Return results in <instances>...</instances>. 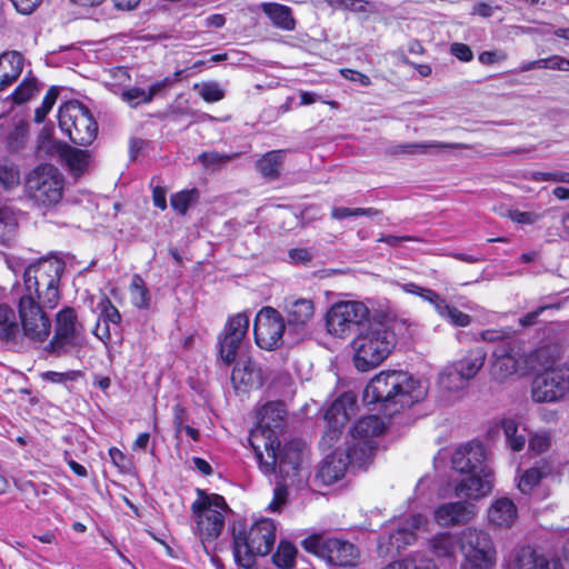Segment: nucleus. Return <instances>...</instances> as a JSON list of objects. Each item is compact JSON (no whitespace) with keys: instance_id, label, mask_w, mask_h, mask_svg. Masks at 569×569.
I'll return each instance as SVG.
<instances>
[{"instance_id":"obj_27","label":"nucleus","mask_w":569,"mask_h":569,"mask_svg":"<svg viewBox=\"0 0 569 569\" xmlns=\"http://www.w3.org/2000/svg\"><path fill=\"white\" fill-rule=\"evenodd\" d=\"M23 57L17 51L4 52L0 56V90L12 84L21 74Z\"/></svg>"},{"instance_id":"obj_50","label":"nucleus","mask_w":569,"mask_h":569,"mask_svg":"<svg viewBox=\"0 0 569 569\" xmlns=\"http://www.w3.org/2000/svg\"><path fill=\"white\" fill-rule=\"evenodd\" d=\"M517 519V508L508 498H500V527H511Z\"/></svg>"},{"instance_id":"obj_7","label":"nucleus","mask_w":569,"mask_h":569,"mask_svg":"<svg viewBox=\"0 0 569 569\" xmlns=\"http://www.w3.org/2000/svg\"><path fill=\"white\" fill-rule=\"evenodd\" d=\"M23 187L33 206L51 209L63 198L66 178L56 166L41 163L26 174Z\"/></svg>"},{"instance_id":"obj_11","label":"nucleus","mask_w":569,"mask_h":569,"mask_svg":"<svg viewBox=\"0 0 569 569\" xmlns=\"http://www.w3.org/2000/svg\"><path fill=\"white\" fill-rule=\"evenodd\" d=\"M372 317V309L360 300H343L335 302L327 312L326 325L328 332L335 337L350 336Z\"/></svg>"},{"instance_id":"obj_18","label":"nucleus","mask_w":569,"mask_h":569,"mask_svg":"<svg viewBox=\"0 0 569 569\" xmlns=\"http://www.w3.org/2000/svg\"><path fill=\"white\" fill-rule=\"evenodd\" d=\"M81 336L82 326L77 321L74 309H62L57 313L56 333L47 348L60 355L66 352L68 347L80 345Z\"/></svg>"},{"instance_id":"obj_15","label":"nucleus","mask_w":569,"mask_h":569,"mask_svg":"<svg viewBox=\"0 0 569 569\" xmlns=\"http://www.w3.org/2000/svg\"><path fill=\"white\" fill-rule=\"evenodd\" d=\"M531 396L536 402H553L569 397V370H545L532 381Z\"/></svg>"},{"instance_id":"obj_36","label":"nucleus","mask_w":569,"mask_h":569,"mask_svg":"<svg viewBox=\"0 0 569 569\" xmlns=\"http://www.w3.org/2000/svg\"><path fill=\"white\" fill-rule=\"evenodd\" d=\"M500 427L503 429L508 447L512 451L522 450L527 441L526 429L519 430V426L513 420H503Z\"/></svg>"},{"instance_id":"obj_23","label":"nucleus","mask_w":569,"mask_h":569,"mask_svg":"<svg viewBox=\"0 0 569 569\" xmlns=\"http://www.w3.org/2000/svg\"><path fill=\"white\" fill-rule=\"evenodd\" d=\"M231 381L239 391L258 389L262 386L261 370L250 358L240 359L232 370Z\"/></svg>"},{"instance_id":"obj_22","label":"nucleus","mask_w":569,"mask_h":569,"mask_svg":"<svg viewBox=\"0 0 569 569\" xmlns=\"http://www.w3.org/2000/svg\"><path fill=\"white\" fill-rule=\"evenodd\" d=\"M476 516V507L469 501H453L439 506L435 518L441 527L459 526L469 522Z\"/></svg>"},{"instance_id":"obj_52","label":"nucleus","mask_w":569,"mask_h":569,"mask_svg":"<svg viewBox=\"0 0 569 569\" xmlns=\"http://www.w3.org/2000/svg\"><path fill=\"white\" fill-rule=\"evenodd\" d=\"M333 9L351 10L355 12L367 11L368 4L365 0H325Z\"/></svg>"},{"instance_id":"obj_29","label":"nucleus","mask_w":569,"mask_h":569,"mask_svg":"<svg viewBox=\"0 0 569 569\" xmlns=\"http://www.w3.org/2000/svg\"><path fill=\"white\" fill-rule=\"evenodd\" d=\"M261 10L277 28L287 31L295 29L296 22L289 7L280 3L264 2L261 4Z\"/></svg>"},{"instance_id":"obj_14","label":"nucleus","mask_w":569,"mask_h":569,"mask_svg":"<svg viewBox=\"0 0 569 569\" xmlns=\"http://www.w3.org/2000/svg\"><path fill=\"white\" fill-rule=\"evenodd\" d=\"M286 323L281 313L272 307H263L256 316L253 333L256 343L266 350H274L282 345Z\"/></svg>"},{"instance_id":"obj_32","label":"nucleus","mask_w":569,"mask_h":569,"mask_svg":"<svg viewBox=\"0 0 569 569\" xmlns=\"http://www.w3.org/2000/svg\"><path fill=\"white\" fill-rule=\"evenodd\" d=\"M61 157L70 172L76 177L82 174L89 166L90 153L87 150L66 147L61 152Z\"/></svg>"},{"instance_id":"obj_10","label":"nucleus","mask_w":569,"mask_h":569,"mask_svg":"<svg viewBox=\"0 0 569 569\" xmlns=\"http://www.w3.org/2000/svg\"><path fill=\"white\" fill-rule=\"evenodd\" d=\"M302 547L330 566L349 568L358 566L360 561L359 548L341 538L312 535L302 541Z\"/></svg>"},{"instance_id":"obj_46","label":"nucleus","mask_w":569,"mask_h":569,"mask_svg":"<svg viewBox=\"0 0 569 569\" xmlns=\"http://www.w3.org/2000/svg\"><path fill=\"white\" fill-rule=\"evenodd\" d=\"M193 88L198 91L199 96L207 102H217L224 98V90L216 81L196 83Z\"/></svg>"},{"instance_id":"obj_19","label":"nucleus","mask_w":569,"mask_h":569,"mask_svg":"<svg viewBox=\"0 0 569 569\" xmlns=\"http://www.w3.org/2000/svg\"><path fill=\"white\" fill-rule=\"evenodd\" d=\"M249 323V316L246 312H239L228 320L219 341L220 357L226 365L234 361L238 350L247 336Z\"/></svg>"},{"instance_id":"obj_38","label":"nucleus","mask_w":569,"mask_h":569,"mask_svg":"<svg viewBox=\"0 0 569 569\" xmlns=\"http://www.w3.org/2000/svg\"><path fill=\"white\" fill-rule=\"evenodd\" d=\"M18 221L14 213L8 209H0V243H10L17 233Z\"/></svg>"},{"instance_id":"obj_3","label":"nucleus","mask_w":569,"mask_h":569,"mask_svg":"<svg viewBox=\"0 0 569 569\" xmlns=\"http://www.w3.org/2000/svg\"><path fill=\"white\" fill-rule=\"evenodd\" d=\"M385 430V422L378 416H368L359 419L352 427L347 442L346 452L335 451L323 460L318 477L326 485L340 480L348 466L363 468L371 462L377 440Z\"/></svg>"},{"instance_id":"obj_39","label":"nucleus","mask_w":569,"mask_h":569,"mask_svg":"<svg viewBox=\"0 0 569 569\" xmlns=\"http://www.w3.org/2000/svg\"><path fill=\"white\" fill-rule=\"evenodd\" d=\"M296 556L297 548L291 542L280 541L272 560L278 568L291 569L295 566Z\"/></svg>"},{"instance_id":"obj_56","label":"nucleus","mask_w":569,"mask_h":569,"mask_svg":"<svg viewBox=\"0 0 569 569\" xmlns=\"http://www.w3.org/2000/svg\"><path fill=\"white\" fill-rule=\"evenodd\" d=\"M450 53L462 62H469L473 59V52L470 47L461 42L451 43Z\"/></svg>"},{"instance_id":"obj_44","label":"nucleus","mask_w":569,"mask_h":569,"mask_svg":"<svg viewBox=\"0 0 569 569\" xmlns=\"http://www.w3.org/2000/svg\"><path fill=\"white\" fill-rule=\"evenodd\" d=\"M130 297L132 303L138 308H144L149 302L148 290L139 274H133L130 282Z\"/></svg>"},{"instance_id":"obj_62","label":"nucleus","mask_w":569,"mask_h":569,"mask_svg":"<svg viewBox=\"0 0 569 569\" xmlns=\"http://www.w3.org/2000/svg\"><path fill=\"white\" fill-rule=\"evenodd\" d=\"M187 412L186 410L180 406L176 405L173 407V426L176 433L179 435L184 426H187Z\"/></svg>"},{"instance_id":"obj_4","label":"nucleus","mask_w":569,"mask_h":569,"mask_svg":"<svg viewBox=\"0 0 569 569\" xmlns=\"http://www.w3.org/2000/svg\"><path fill=\"white\" fill-rule=\"evenodd\" d=\"M428 391L421 379L401 370L381 371L376 375L363 390V401L368 405L380 403L383 411L391 416L422 400Z\"/></svg>"},{"instance_id":"obj_5","label":"nucleus","mask_w":569,"mask_h":569,"mask_svg":"<svg viewBox=\"0 0 569 569\" xmlns=\"http://www.w3.org/2000/svg\"><path fill=\"white\" fill-rule=\"evenodd\" d=\"M458 545L465 556L461 569H493L496 549L485 531L466 528L459 537L440 533L430 541V548L438 557L453 556Z\"/></svg>"},{"instance_id":"obj_37","label":"nucleus","mask_w":569,"mask_h":569,"mask_svg":"<svg viewBox=\"0 0 569 569\" xmlns=\"http://www.w3.org/2000/svg\"><path fill=\"white\" fill-rule=\"evenodd\" d=\"M383 569H437V566L425 555L412 553L405 559L389 563Z\"/></svg>"},{"instance_id":"obj_54","label":"nucleus","mask_w":569,"mask_h":569,"mask_svg":"<svg viewBox=\"0 0 569 569\" xmlns=\"http://www.w3.org/2000/svg\"><path fill=\"white\" fill-rule=\"evenodd\" d=\"M110 81H107V86L110 90L116 91L117 87L124 86L130 81V76L126 68L116 67L109 70Z\"/></svg>"},{"instance_id":"obj_42","label":"nucleus","mask_w":569,"mask_h":569,"mask_svg":"<svg viewBox=\"0 0 569 569\" xmlns=\"http://www.w3.org/2000/svg\"><path fill=\"white\" fill-rule=\"evenodd\" d=\"M99 309V318L112 325L114 335L119 331V325L121 321V316L119 310L112 305V302L107 298H102L98 303Z\"/></svg>"},{"instance_id":"obj_16","label":"nucleus","mask_w":569,"mask_h":569,"mask_svg":"<svg viewBox=\"0 0 569 569\" xmlns=\"http://www.w3.org/2000/svg\"><path fill=\"white\" fill-rule=\"evenodd\" d=\"M547 356V348H540L529 356H526L520 348H511L510 351L500 356V377L511 375L523 376L530 371L547 368L552 363V361L548 359L542 361Z\"/></svg>"},{"instance_id":"obj_49","label":"nucleus","mask_w":569,"mask_h":569,"mask_svg":"<svg viewBox=\"0 0 569 569\" xmlns=\"http://www.w3.org/2000/svg\"><path fill=\"white\" fill-rule=\"evenodd\" d=\"M120 96H121V99L131 107H137L140 103L150 102V94L146 93V89L138 88V87H132V88L122 90Z\"/></svg>"},{"instance_id":"obj_40","label":"nucleus","mask_w":569,"mask_h":569,"mask_svg":"<svg viewBox=\"0 0 569 569\" xmlns=\"http://www.w3.org/2000/svg\"><path fill=\"white\" fill-rule=\"evenodd\" d=\"M485 355L480 350L471 351L467 357L457 361L453 366L462 369V373L470 380L473 378L479 369L483 366Z\"/></svg>"},{"instance_id":"obj_55","label":"nucleus","mask_w":569,"mask_h":569,"mask_svg":"<svg viewBox=\"0 0 569 569\" xmlns=\"http://www.w3.org/2000/svg\"><path fill=\"white\" fill-rule=\"evenodd\" d=\"M92 332L99 340H101L106 345L108 343V341L111 340L112 333H114L112 325L106 322L99 317Z\"/></svg>"},{"instance_id":"obj_21","label":"nucleus","mask_w":569,"mask_h":569,"mask_svg":"<svg viewBox=\"0 0 569 569\" xmlns=\"http://www.w3.org/2000/svg\"><path fill=\"white\" fill-rule=\"evenodd\" d=\"M496 476L493 469H480V472L469 473L455 486V495L471 500H478L491 492Z\"/></svg>"},{"instance_id":"obj_35","label":"nucleus","mask_w":569,"mask_h":569,"mask_svg":"<svg viewBox=\"0 0 569 569\" xmlns=\"http://www.w3.org/2000/svg\"><path fill=\"white\" fill-rule=\"evenodd\" d=\"M282 160L281 150L267 152L257 161V169L264 178L274 179L279 176Z\"/></svg>"},{"instance_id":"obj_13","label":"nucleus","mask_w":569,"mask_h":569,"mask_svg":"<svg viewBox=\"0 0 569 569\" xmlns=\"http://www.w3.org/2000/svg\"><path fill=\"white\" fill-rule=\"evenodd\" d=\"M46 307L33 295H22L18 310L23 335L33 341H44L51 332V321L44 312Z\"/></svg>"},{"instance_id":"obj_58","label":"nucleus","mask_w":569,"mask_h":569,"mask_svg":"<svg viewBox=\"0 0 569 569\" xmlns=\"http://www.w3.org/2000/svg\"><path fill=\"white\" fill-rule=\"evenodd\" d=\"M543 69L569 71V60L560 56L543 59Z\"/></svg>"},{"instance_id":"obj_8","label":"nucleus","mask_w":569,"mask_h":569,"mask_svg":"<svg viewBox=\"0 0 569 569\" xmlns=\"http://www.w3.org/2000/svg\"><path fill=\"white\" fill-rule=\"evenodd\" d=\"M63 270V261L56 258L43 259L28 266L23 273V295H33L43 307L53 309L60 299L59 282Z\"/></svg>"},{"instance_id":"obj_63","label":"nucleus","mask_w":569,"mask_h":569,"mask_svg":"<svg viewBox=\"0 0 569 569\" xmlns=\"http://www.w3.org/2000/svg\"><path fill=\"white\" fill-rule=\"evenodd\" d=\"M340 72L343 78H346L350 81L359 82L365 87H368L371 84L370 78L359 71L351 70V69H341Z\"/></svg>"},{"instance_id":"obj_1","label":"nucleus","mask_w":569,"mask_h":569,"mask_svg":"<svg viewBox=\"0 0 569 569\" xmlns=\"http://www.w3.org/2000/svg\"><path fill=\"white\" fill-rule=\"evenodd\" d=\"M284 418L286 408L282 402L266 403L258 411V425L250 431L249 442L262 473L269 476L278 466L284 477L292 478L299 473L307 447L299 440L280 446L278 433L282 430Z\"/></svg>"},{"instance_id":"obj_2","label":"nucleus","mask_w":569,"mask_h":569,"mask_svg":"<svg viewBox=\"0 0 569 569\" xmlns=\"http://www.w3.org/2000/svg\"><path fill=\"white\" fill-rule=\"evenodd\" d=\"M410 321L398 317L388 301L372 308L371 320L352 340L353 363L359 371H369L386 360L397 346L398 336L410 327Z\"/></svg>"},{"instance_id":"obj_26","label":"nucleus","mask_w":569,"mask_h":569,"mask_svg":"<svg viewBox=\"0 0 569 569\" xmlns=\"http://www.w3.org/2000/svg\"><path fill=\"white\" fill-rule=\"evenodd\" d=\"M278 472L280 480L277 482L274 489H273V498L271 502L268 506V509L271 511H279L288 500V487L299 485L300 482H303L307 479V472L302 468V463L299 466L298 475H295V477H284L279 467L277 466L274 473ZM273 475V472L271 473Z\"/></svg>"},{"instance_id":"obj_17","label":"nucleus","mask_w":569,"mask_h":569,"mask_svg":"<svg viewBox=\"0 0 569 569\" xmlns=\"http://www.w3.org/2000/svg\"><path fill=\"white\" fill-rule=\"evenodd\" d=\"M356 406L357 399L351 392H345L331 403L325 415L328 430L322 437L323 445L331 447L339 439L341 429L355 415Z\"/></svg>"},{"instance_id":"obj_30","label":"nucleus","mask_w":569,"mask_h":569,"mask_svg":"<svg viewBox=\"0 0 569 569\" xmlns=\"http://www.w3.org/2000/svg\"><path fill=\"white\" fill-rule=\"evenodd\" d=\"M4 289L0 287V338L6 341H16L19 336V326L12 309L2 302Z\"/></svg>"},{"instance_id":"obj_53","label":"nucleus","mask_w":569,"mask_h":569,"mask_svg":"<svg viewBox=\"0 0 569 569\" xmlns=\"http://www.w3.org/2000/svg\"><path fill=\"white\" fill-rule=\"evenodd\" d=\"M551 446V437L548 432H537L529 439V449L536 453L547 451Z\"/></svg>"},{"instance_id":"obj_45","label":"nucleus","mask_w":569,"mask_h":569,"mask_svg":"<svg viewBox=\"0 0 569 569\" xmlns=\"http://www.w3.org/2000/svg\"><path fill=\"white\" fill-rule=\"evenodd\" d=\"M238 153H219L217 151L202 152L198 156V161L201 162L206 168L211 170H218L227 162L236 159Z\"/></svg>"},{"instance_id":"obj_33","label":"nucleus","mask_w":569,"mask_h":569,"mask_svg":"<svg viewBox=\"0 0 569 569\" xmlns=\"http://www.w3.org/2000/svg\"><path fill=\"white\" fill-rule=\"evenodd\" d=\"M551 472V466L541 461L540 465L529 468L521 476L518 488L523 493H529L540 481Z\"/></svg>"},{"instance_id":"obj_12","label":"nucleus","mask_w":569,"mask_h":569,"mask_svg":"<svg viewBox=\"0 0 569 569\" xmlns=\"http://www.w3.org/2000/svg\"><path fill=\"white\" fill-rule=\"evenodd\" d=\"M59 127L79 146L90 144L97 137L98 126L89 109L79 101H68L59 108Z\"/></svg>"},{"instance_id":"obj_64","label":"nucleus","mask_w":569,"mask_h":569,"mask_svg":"<svg viewBox=\"0 0 569 569\" xmlns=\"http://www.w3.org/2000/svg\"><path fill=\"white\" fill-rule=\"evenodd\" d=\"M508 217L517 222V223H522V224H531L535 222L536 220V216L531 212H523V211H519V210H510L508 212Z\"/></svg>"},{"instance_id":"obj_9","label":"nucleus","mask_w":569,"mask_h":569,"mask_svg":"<svg viewBox=\"0 0 569 569\" xmlns=\"http://www.w3.org/2000/svg\"><path fill=\"white\" fill-rule=\"evenodd\" d=\"M194 516V532L204 545L214 541L224 527L226 515L230 511L224 498L217 493L207 495L199 490V497L191 505Z\"/></svg>"},{"instance_id":"obj_60","label":"nucleus","mask_w":569,"mask_h":569,"mask_svg":"<svg viewBox=\"0 0 569 569\" xmlns=\"http://www.w3.org/2000/svg\"><path fill=\"white\" fill-rule=\"evenodd\" d=\"M11 2L18 12L30 14L39 7L42 0H11Z\"/></svg>"},{"instance_id":"obj_47","label":"nucleus","mask_w":569,"mask_h":569,"mask_svg":"<svg viewBox=\"0 0 569 569\" xmlns=\"http://www.w3.org/2000/svg\"><path fill=\"white\" fill-rule=\"evenodd\" d=\"M38 83L34 78H26L13 91L12 98L16 103H23L38 92Z\"/></svg>"},{"instance_id":"obj_51","label":"nucleus","mask_w":569,"mask_h":569,"mask_svg":"<svg viewBox=\"0 0 569 569\" xmlns=\"http://www.w3.org/2000/svg\"><path fill=\"white\" fill-rule=\"evenodd\" d=\"M19 171L13 164L0 163V182L6 188H12L19 183Z\"/></svg>"},{"instance_id":"obj_6","label":"nucleus","mask_w":569,"mask_h":569,"mask_svg":"<svg viewBox=\"0 0 569 569\" xmlns=\"http://www.w3.org/2000/svg\"><path fill=\"white\" fill-rule=\"evenodd\" d=\"M233 556L236 562L243 569H251L256 556H267L276 542V523L262 518L254 521L248 530L233 527Z\"/></svg>"},{"instance_id":"obj_48","label":"nucleus","mask_w":569,"mask_h":569,"mask_svg":"<svg viewBox=\"0 0 569 569\" xmlns=\"http://www.w3.org/2000/svg\"><path fill=\"white\" fill-rule=\"evenodd\" d=\"M58 94H59V91L54 87L50 88L47 91L41 106L39 108H37L34 111V121L37 123H41L46 119L47 114L50 112V110L54 106Z\"/></svg>"},{"instance_id":"obj_61","label":"nucleus","mask_w":569,"mask_h":569,"mask_svg":"<svg viewBox=\"0 0 569 569\" xmlns=\"http://www.w3.org/2000/svg\"><path fill=\"white\" fill-rule=\"evenodd\" d=\"M289 259L295 263H306L312 259V253L306 248H295L289 250Z\"/></svg>"},{"instance_id":"obj_57","label":"nucleus","mask_w":569,"mask_h":569,"mask_svg":"<svg viewBox=\"0 0 569 569\" xmlns=\"http://www.w3.org/2000/svg\"><path fill=\"white\" fill-rule=\"evenodd\" d=\"M560 305H546L537 308L535 311H531L519 319V323L522 327H530L537 323L538 317L546 311L547 309H559Z\"/></svg>"},{"instance_id":"obj_25","label":"nucleus","mask_w":569,"mask_h":569,"mask_svg":"<svg viewBox=\"0 0 569 569\" xmlns=\"http://www.w3.org/2000/svg\"><path fill=\"white\" fill-rule=\"evenodd\" d=\"M507 569H549V560L537 549L525 546L513 550Z\"/></svg>"},{"instance_id":"obj_34","label":"nucleus","mask_w":569,"mask_h":569,"mask_svg":"<svg viewBox=\"0 0 569 569\" xmlns=\"http://www.w3.org/2000/svg\"><path fill=\"white\" fill-rule=\"evenodd\" d=\"M461 370L462 369H458L453 365L447 367L439 375V386L449 392H457L462 390L469 379L462 373Z\"/></svg>"},{"instance_id":"obj_43","label":"nucleus","mask_w":569,"mask_h":569,"mask_svg":"<svg viewBox=\"0 0 569 569\" xmlns=\"http://www.w3.org/2000/svg\"><path fill=\"white\" fill-rule=\"evenodd\" d=\"M438 315L448 320L450 323L457 327H467L471 322V317L462 311H460L455 306L449 305L447 301L441 307Z\"/></svg>"},{"instance_id":"obj_28","label":"nucleus","mask_w":569,"mask_h":569,"mask_svg":"<svg viewBox=\"0 0 569 569\" xmlns=\"http://www.w3.org/2000/svg\"><path fill=\"white\" fill-rule=\"evenodd\" d=\"M467 144L463 143H446L439 141H426V142H413V143H403L395 147L392 150L396 154H418V153H429V152H439L445 149H466Z\"/></svg>"},{"instance_id":"obj_24","label":"nucleus","mask_w":569,"mask_h":569,"mask_svg":"<svg viewBox=\"0 0 569 569\" xmlns=\"http://www.w3.org/2000/svg\"><path fill=\"white\" fill-rule=\"evenodd\" d=\"M284 311L289 328L300 329L313 317L315 303L308 298L289 297L284 300Z\"/></svg>"},{"instance_id":"obj_41","label":"nucleus","mask_w":569,"mask_h":569,"mask_svg":"<svg viewBox=\"0 0 569 569\" xmlns=\"http://www.w3.org/2000/svg\"><path fill=\"white\" fill-rule=\"evenodd\" d=\"M198 199L197 189L182 190L171 196L170 204L174 211L183 216L191 206L198 202Z\"/></svg>"},{"instance_id":"obj_31","label":"nucleus","mask_w":569,"mask_h":569,"mask_svg":"<svg viewBox=\"0 0 569 569\" xmlns=\"http://www.w3.org/2000/svg\"><path fill=\"white\" fill-rule=\"evenodd\" d=\"M409 521L410 528H398L390 535V545L397 550L411 545L416 540V533L413 529L420 528L425 522V518L421 515H412Z\"/></svg>"},{"instance_id":"obj_59","label":"nucleus","mask_w":569,"mask_h":569,"mask_svg":"<svg viewBox=\"0 0 569 569\" xmlns=\"http://www.w3.org/2000/svg\"><path fill=\"white\" fill-rule=\"evenodd\" d=\"M419 297H421L425 301H428L431 303L437 313L440 311L441 307L446 302L445 299H442L436 291L427 288H422L421 292L419 293Z\"/></svg>"},{"instance_id":"obj_20","label":"nucleus","mask_w":569,"mask_h":569,"mask_svg":"<svg viewBox=\"0 0 569 569\" xmlns=\"http://www.w3.org/2000/svg\"><path fill=\"white\" fill-rule=\"evenodd\" d=\"M487 449L479 442H469L459 447L451 458L453 469L461 473L480 472V469H491L487 465Z\"/></svg>"}]
</instances>
